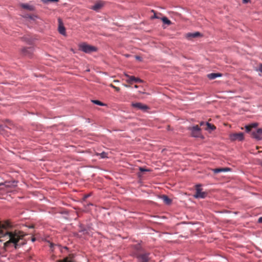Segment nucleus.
<instances>
[{
    "label": "nucleus",
    "mask_w": 262,
    "mask_h": 262,
    "mask_svg": "<svg viewBox=\"0 0 262 262\" xmlns=\"http://www.w3.org/2000/svg\"><path fill=\"white\" fill-rule=\"evenodd\" d=\"M135 58H136L137 60H140V61H141V60H142V58H141L140 56H135Z\"/></svg>",
    "instance_id": "29"
},
{
    "label": "nucleus",
    "mask_w": 262,
    "mask_h": 262,
    "mask_svg": "<svg viewBox=\"0 0 262 262\" xmlns=\"http://www.w3.org/2000/svg\"><path fill=\"white\" fill-rule=\"evenodd\" d=\"M111 86L114 88L116 91L119 92L120 91V88L119 87H117L116 86L113 85V84H111Z\"/></svg>",
    "instance_id": "26"
},
{
    "label": "nucleus",
    "mask_w": 262,
    "mask_h": 262,
    "mask_svg": "<svg viewBox=\"0 0 262 262\" xmlns=\"http://www.w3.org/2000/svg\"><path fill=\"white\" fill-rule=\"evenodd\" d=\"M252 137L257 140L262 139V128H258L252 133Z\"/></svg>",
    "instance_id": "9"
},
{
    "label": "nucleus",
    "mask_w": 262,
    "mask_h": 262,
    "mask_svg": "<svg viewBox=\"0 0 262 262\" xmlns=\"http://www.w3.org/2000/svg\"><path fill=\"white\" fill-rule=\"evenodd\" d=\"M1 127H2V126H1V125H0V128H1Z\"/></svg>",
    "instance_id": "41"
},
{
    "label": "nucleus",
    "mask_w": 262,
    "mask_h": 262,
    "mask_svg": "<svg viewBox=\"0 0 262 262\" xmlns=\"http://www.w3.org/2000/svg\"><path fill=\"white\" fill-rule=\"evenodd\" d=\"M160 198L166 205H170L172 202L171 200L166 195H163L161 196Z\"/></svg>",
    "instance_id": "13"
},
{
    "label": "nucleus",
    "mask_w": 262,
    "mask_h": 262,
    "mask_svg": "<svg viewBox=\"0 0 262 262\" xmlns=\"http://www.w3.org/2000/svg\"><path fill=\"white\" fill-rule=\"evenodd\" d=\"M162 20L164 24H167L168 25H170L171 23V21L169 19H168L166 17H163L162 18Z\"/></svg>",
    "instance_id": "22"
},
{
    "label": "nucleus",
    "mask_w": 262,
    "mask_h": 262,
    "mask_svg": "<svg viewBox=\"0 0 262 262\" xmlns=\"http://www.w3.org/2000/svg\"><path fill=\"white\" fill-rule=\"evenodd\" d=\"M200 35H201L200 33H199V32H196L192 33H188L187 34V37L194 38V37L200 36Z\"/></svg>",
    "instance_id": "18"
},
{
    "label": "nucleus",
    "mask_w": 262,
    "mask_h": 262,
    "mask_svg": "<svg viewBox=\"0 0 262 262\" xmlns=\"http://www.w3.org/2000/svg\"><path fill=\"white\" fill-rule=\"evenodd\" d=\"M206 125L207 126V129L214 130L215 128V127L214 125L209 122L206 123Z\"/></svg>",
    "instance_id": "23"
},
{
    "label": "nucleus",
    "mask_w": 262,
    "mask_h": 262,
    "mask_svg": "<svg viewBox=\"0 0 262 262\" xmlns=\"http://www.w3.org/2000/svg\"><path fill=\"white\" fill-rule=\"evenodd\" d=\"M21 6L22 8L30 11H33L34 10V7L33 6L29 5L27 4H21Z\"/></svg>",
    "instance_id": "16"
},
{
    "label": "nucleus",
    "mask_w": 262,
    "mask_h": 262,
    "mask_svg": "<svg viewBox=\"0 0 262 262\" xmlns=\"http://www.w3.org/2000/svg\"><path fill=\"white\" fill-rule=\"evenodd\" d=\"M243 2L245 4L248 3L250 2V0H242Z\"/></svg>",
    "instance_id": "31"
},
{
    "label": "nucleus",
    "mask_w": 262,
    "mask_h": 262,
    "mask_svg": "<svg viewBox=\"0 0 262 262\" xmlns=\"http://www.w3.org/2000/svg\"><path fill=\"white\" fill-rule=\"evenodd\" d=\"M139 170H140V171H142V172L150 171L149 169H145V168H144L143 167H140L139 168Z\"/></svg>",
    "instance_id": "27"
},
{
    "label": "nucleus",
    "mask_w": 262,
    "mask_h": 262,
    "mask_svg": "<svg viewBox=\"0 0 262 262\" xmlns=\"http://www.w3.org/2000/svg\"><path fill=\"white\" fill-rule=\"evenodd\" d=\"M259 71L262 72V64L259 67Z\"/></svg>",
    "instance_id": "34"
},
{
    "label": "nucleus",
    "mask_w": 262,
    "mask_h": 262,
    "mask_svg": "<svg viewBox=\"0 0 262 262\" xmlns=\"http://www.w3.org/2000/svg\"><path fill=\"white\" fill-rule=\"evenodd\" d=\"M249 125L250 126L251 128H255L258 126V123H253Z\"/></svg>",
    "instance_id": "24"
},
{
    "label": "nucleus",
    "mask_w": 262,
    "mask_h": 262,
    "mask_svg": "<svg viewBox=\"0 0 262 262\" xmlns=\"http://www.w3.org/2000/svg\"><path fill=\"white\" fill-rule=\"evenodd\" d=\"M230 139L231 141H243L244 139V133H238L230 135Z\"/></svg>",
    "instance_id": "5"
},
{
    "label": "nucleus",
    "mask_w": 262,
    "mask_h": 262,
    "mask_svg": "<svg viewBox=\"0 0 262 262\" xmlns=\"http://www.w3.org/2000/svg\"><path fill=\"white\" fill-rule=\"evenodd\" d=\"M33 47L24 48L21 49L22 54L26 56L31 57L34 52Z\"/></svg>",
    "instance_id": "7"
},
{
    "label": "nucleus",
    "mask_w": 262,
    "mask_h": 262,
    "mask_svg": "<svg viewBox=\"0 0 262 262\" xmlns=\"http://www.w3.org/2000/svg\"><path fill=\"white\" fill-rule=\"evenodd\" d=\"M125 56L126 57H129L130 56V55H129V54H125Z\"/></svg>",
    "instance_id": "35"
},
{
    "label": "nucleus",
    "mask_w": 262,
    "mask_h": 262,
    "mask_svg": "<svg viewBox=\"0 0 262 262\" xmlns=\"http://www.w3.org/2000/svg\"><path fill=\"white\" fill-rule=\"evenodd\" d=\"M79 48L80 51L86 54H91L98 51V48L96 47L88 45L85 42L80 44Z\"/></svg>",
    "instance_id": "2"
},
{
    "label": "nucleus",
    "mask_w": 262,
    "mask_h": 262,
    "mask_svg": "<svg viewBox=\"0 0 262 262\" xmlns=\"http://www.w3.org/2000/svg\"><path fill=\"white\" fill-rule=\"evenodd\" d=\"M97 156H99L100 157V158L101 159H105L108 158L107 157V153L105 152L104 151H103L101 153H97Z\"/></svg>",
    "instance_id": "19"
},
{
    "label": "nucleus",
    "mask_w": 262,
    "mask_h": 262,
    "mask_svg": "<svg viewBox=\"0 0 262 262\" xmlns=\"http://www.w3.org/2000/svg\"><path fill=\"white\" fill-rule=\"evenodd\" d=\"M26 17L27 18H29L31 19H34V17H36V16H31V15H28L26 16Z\"/></svg>",
    "instance_id": "28"
},
{
    "label": "nucleus",
    "mask_w": 262,
    "mask_h": 262,
    "mask_svg": "<svg viewBox=\"0 0 262 262\" xmlns=\"http://www.w3.org/2000/svg\"><path fill=\"white\" fill-rule=\"evenodd\" d=\"M68 248L67 247H63L60 250L62 252H63V250H67Z\"/></svg>",
    "instance_id": "32"
},
{
    "label": "nucleus",
    "mask_w": 262,
    "mask_h": 262,
    "mask_svg": "<svg viewBox=\"0 0 262 262\" xmlns=\"http://www.w3.org/2000/svg\"><path fill=\"white\" fill-rule=\"evenodd\" d=\"M258 222L259 223H262V216L260 217L258 220Z\"/></svg>",
    "instance_id": "30"
},
{
    "label": "nucleus",
    "mask_w": 262,
    "mask_h": 262,
    "mask_svg": "<svg viewBox=\"0 0 262 262\" xmlns=\"http://www.w3.org/2000/svg\"><path fill=\"white\" fill-rule=\"evenodd\" d=\"M58 22L59 24V26H58L59 32L63 35H66V29L62 23L61 19L60 18H58Z\"/></svg>",
    "instance_id": "11"
},
{
    "label": "nucleus",
    "mask_w": 262,
    "mask_h": 262,
    "mask_svg": "<svg viewBox=\"0 0 262 262\" xmlns=\"http://www.w3.org/2000/svg\"><path fill=\"white\" fill-rule=\"evenodd\" d=\"M149 253H145L144 254L138 255L137 256L138 262H148L149 260Z\"/></svg>",
    "instance_id": "8"
},
{
    "label": "nucleus",
    "mask_w": 262,
    "mask_h": 262,
    "mask_svg": "<svg viewBox=\"0 0 262 262\" xmlns=\"http://www.w3.org/2000/svg\"><path fill=\"white\" fill-rule=\"evenodd\" d=\"M124 76L128 78L126 80V82L128 83H132L133 81L135 82H142V80L139 78H136L133 76H129L126 73L124 74Z\"/></svg>",
    "instance_id": "10"
},
{
    "label": "nucleus",
    "mask_w": 262,
    "mask_h": 262,
    "mask_svg": "<svg viewBox=\"0 0 262 262\" xmlns=\"http://www.w3.org/2000/svg\"><path fill=\"white\" fill-rule=\"evenodd\" d=\"M222 76V75L221 73H210V74H208L207 77H208V78L209 79L212 80V79H215V78H216L217 77H220Z\"/></svg>",
    "instance_id": "12"
},
{
    "label": "nucleus",
    "mask_w": 262,
    "mask_h": 262,
    "mask_svg": "<svg viewBox=\"0 0 262 262\" xmlns=\"http://www.w3.org/2000/svg\"><path fill=\"white\" fill-rule=\"evenodd\" d=\"M51 247L52 248L53 247V244H51V245H50Z\"/></svg>",
    "instance_id": "38"
},
{
    "label": "nucleus",
    "mask_w": 262,
    "mask_h": 262,
    "mask_svg": "<svg viewBox=\"0 0 262 262\" xmlns=\"http://www.w3.org/2000/svg\"><path fill=\"white\" fill-rule=\"evenodd\" d=\"M102 3L101 2H98L92 7V9L95 11H98L102 7Z\"/></svg>",
    "instance_id": "14"
},
{
    "label": "nucleus",
    "mask_w": 262,
    "mask_h": 262,
    "mask_svg": "<svg viewBox=\"0 0 262 262\" xmlns=\"http://www.w3.org/2000/svg\"><path fill=\"white\" fill-rule=\"evenodd\" d=\"M9 224L1 225L0 224V238L7 237L9 240L4 243L5 247L13 246L15 249H18L25 244V242L23 238L25 234L21 231L15 230L13 232H9L7 230V227Z\"/></svg>",
    "instance_id": "1"
},
{
    "label": "nucleus",
    "mask_w": 262,
    "mask_h": 262,
    "mask_svg": "<svg viewBox=\"0 0 262 262\" xmlns=\"http://www.w3.org/2000/svg\"><path fill=\"white\" fill-rule=\"evenodd\" d=\"M200 187V185H196V192L194 195V197L196 199H204L207 195L206 192L202 191Z\"/></svg>",
    "instance_id": "3"
},
{
    "label": "nucleus",
    "mask_w": 262,
    "mask_h": 262,
    "mask_svg": "<svg viewBox=\"0 0 262 262\" xmlns=\"http://www.w3.org/2000/svg\"><path fill=\"white\" fill-rule=\"evenodd\" d=\"M132 106L136 108L138 110H142L144 112L146 111L149 109V107L146 105L140 102L132 103Z\"/></svg>",
    "instance_id": "6"
},
{
    "label": "nucleus",
    "mask_w": 262,
    "mask_h": 262,
    "mask_svg": "<svg viewBox=\"0 0 262 262\" xmlns=\"http://www.w3.org/2000/svg\"><path fill=\"white\" fill-rule=\"evenodd\" d=\"M91 101L96 105H98L100 106H105L106 104L105 103H102V102L97 100H92Z\"/></svg>",
    "instance_id": "20"
},
{
    "label": "nucleus",
    "mask_w": 262,
    "mask_h": 262,
    "mask_svg": "<svg viewBox=\"0 0 262 262\" xmlns=\"http://www.w3.org/2000/svg\"><path fill=\"white\" fill-rule=\"evenodd\" d=\"M203 124V123L201 122L200 124L202 125Z\"/></svg>",
    "instance_id": "39"
},
{
    "label": "nucleus",
    "mask_w": 262,
    "mask_h": 262,
    "mask_svg": "<svg viewBox=\"0 0 262 262\" xmlns=\"http://www.w3.org/2000/svg\"><path fill=\"white\" fill-rule=\"evenodd\" d=\"M230 168H216L213 169V171L215 173H217L221 172H227L230 170Z\"/></svg>",
    "instance_id": "15"
},
{
    "label": "nucleus",
    "mask_w": 262,
    "mask_h": 262,
    "mask_svg": "<svg viewBox=\"0 0 262 262\" xmlns=\"http://www.w3.org/2000/svg\"><path fill=\"white\" fill-rule=\"evenodd\" d=\"M15 183H16V182H5L4 183H0V186L2 185H5L6 187H11V186H15L16 185L14 184Z\"/></svg>",
    "instance_id": "17"
},
{
    "label": "nucleus",
    "mask_w": 262,
    "mask_h": 262,
    "mask_svg": "<svg viewBox=\"0 0 262 262\" xmlns=\"http://www.w3.org/2000/svg\"><path fill=\"white\" fill-rule=\"evenodd\" d=\"M61 262H76L73 257H67L64 258Z\"/></svg>",
    "instance_id": "21"
},
{
    "label": "nucleus",
    "mask_w": 262,
    "mask_h": 262,
    "mask_svg": "<svg viewBox=\"0 0 262 262\" xmlns=\"http://www.w3.org/2000/svg\"><path fill=\"white\" fill-rule=\"evenodd\" d=\"M192 137L198 138L201 135V129L198 125L194 126L189 128Z\"/></svg>",
    "instance_id": "4"
},
{
    "label": "nucleus",
    "mask_w": 262,
    "mask_h": 262,
    "mask_svg": "<svg viewBox=\"0 0 262 262\" xmlns=\"http://www.w3.org/2000/svg\"><path fill=\"white\" fill-rule=\"evenodd\" d=\"M134 88H136V89H137V88H138V85H135L134 86Z\"/></svg>",
    "instance_id": "36"
},
{
    "label": "nucleus",
    "mask_w": 262,
    "mask_h": 262,
    "mask_svg": "<svg viewBox=\"0 0 262 262\" xmlns=\"http://www.w3.org/2000/svg\"><path fill=\"white\" fill-rule=\"evenodd\" d=\"M35 241V239L34 238H33L32 239V241Z\"/></svg>",
    "instance_id": "40"
},
{
    "label": "nucleus",
    "mask_w": 262,
    "mask_h": 262,
    "mask_svg": "<svg viewBox=\"0 0 262 262\" xmlns=\"http://www.w3.org/2000/svg\"><path fill=\"white\" fill-rule=\"evenodd\" d=\"M245 128H246V132L249 133L250 132L251 128L250 127V126L249 125H246L245 126Z\"/></svg>",
    "instance_id": "25"
},
{
    "label": "nucleus",
    "mask_w": 262,
    "mask_h": 262,
    "mask_svg": "<svg viewBox=\"0 0 262 262\" xmlns=\"http://www.w3.org/2000/svg\"><path fill=\"white\" fill-rule=\"evenodd\" d=\"M48 1H50V2H57L58 1V0H47Z\"/></svg>",
    "instance_id": "33"
},
{
    "label": "nucleus",
    "mask_w": 262,
    "mask_h": 262,
    "mask_svg": "<svg viewBox=\"0 0 262 262\" xmlns=\"http://www.w3.org/2000/svg\"><path fill=\"white\" fill-rule=\"evenodd\" d=\"M124 86H125V87H127V88L129 86H128L127 85H126V84H125V85H124Z\"/></svg>",
    "instance_id": "37"
}]
</instances>
